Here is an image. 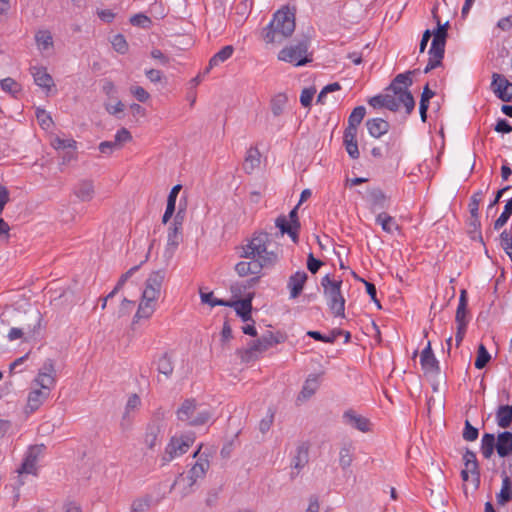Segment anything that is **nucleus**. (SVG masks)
Returning a JSON list of instances; mask_svg holds the SVG:
<instances>
[{
    "instance_id": "f257e3e1",
    "label": "nucleus",
    "mask_w": 512,
    "mask_h": 512,
    "mask_svg": "<svg viewBox=\"0 0 512 512\" xmlns=\"http://www.w3.org/2000/svg\"><path fill=\"white\" fill-rule=\"evenodd\" d=\"M279 249H271V235L264 231L255 232L247 244L242 246L240 256L259 263L262 268H271L279 260Z\"/></svg>"
},
{
    "instance_id": "f03ea898",
    "label": "nucleus",
    "mask_w": 512,
    "mask_h": 512,
    "mask_svg": "<svg viewBox=\"0 0 512 512\" xmlns=\"http://www.w3.org/2000/svg\"><path fill=\"white\" fill-rule=\"evenodd\" d=\"M295 27V12L286 6L273 14L262 31V37L266 43H281L293 34Z\"/></svg>"
},
{
    "instance_id": "7ed1b4c3",
    "label": "nucleus",
    "mask_w": 512,
    "mask_h": 512,
    "mask_svg": "<svg viewBox=\"0 0 512 512\" xmlns=\"http://www.w3.org/2000/svg\"><path fill=\"white\" fill-rule=\"evenodd\" d=\"M342 283L341 279H335L329 274L321 279V286L326 303L336 317H344L345 314L346 301L341 291Z\"/></svg>"
},
{
    "instance_id": "20e7f679",
    "label": "nucleus",
    "mask_w": 512,
    "mask_h": 512,
    "mask_svg": "<svg viewBox=\"0 0 512 512\" xmlns=\"http://www.w3.org/2000/svg\"><path fill=\"white\" fill-rule=\"evenodd\" d=\"M176 415L178 420L190 426H201L211 419L212 412L210 409L199 405L195 399L190 398L182 402Z\"/></svg>"
},
{
    "instance_id": "39448f33",
    "label": "nucleus",
    "mask_w": 512,
    "mask_h": 512,
    "mask_svg": "<svg viewBox=\"0 0 512 512\" xmlns=\"http://www.w3.org/2000/svg\"><path fill=\"white\" fill-rule=\"evenodd\" d=\"M278 343L279 340L268 331L261 338L250 341L247 348L237 349L236 354L242 362L249 363L257 360L261 354Z\"/></svg>"
},
{
    "instance_id": "423d86ee",
    "label": "nucleus",
    "mask_w": 512,
    "mask_h": 512,
    "mask_svg": "<svg viewBox=\"0 0 512 512\" xmlns=\"http://www.w3.org/2000/svg\"><path fill=\"white\" fill-rule=\"evenodd\" d=\"M447 37L448 32L438 29L433 30V40L428 51L429 59L424 73H429L431 70L442 65Z\"/></svg>"
},
{
    "instance_id": "0eeeda50",
    "label": "nucleus",
    "mask_w": 512,
    "mask_h": 512,
    "mask_svg": "<svg viewBox=\"0 0 512 512\" xmlns=\"http://www.w3.org/2000/svg\"><path fill=\"white\" fill-rule=\"evenodd\" d=\"M308 47L309 41L307 39L301 40L296 45L283 48L278 54V59L294 63L296 66H304L312 61L307 55Z\"/></svg>"
},
{
    "instance_id": "6e6552de",
    "label": "nucleus",
    "mask_w": 512,
    "mask_h": 512,
    "mask_svg": "<svg viewBox=\"0 0 512 512\" xmlns=\"http://www.w3.org/2000/svg\"><path fill=\"white\" fill-rule=\"evenodd\" d=\"M194 436L192 434L182 435L180 437H172L170 442L166 446L165 453L163 455L164 462H170L174 458L179 457L186 453L191 445L194 443Z\"/></svg>"
},
{
    "instance_id": "1a4fd4ad",
    "label": "nucleus",
    "mask_w": 512,
    "mask_h": 512,
    "mask_svg": "<svg viewBox=\"0 0 512 512\" xmlns=\"http://www.w3.org/2000/svg\"><path fill=\"white\" fill-rule=\"evenodd\" d=\"M46 447L44 444H37L29 446L27 449L23 462L16 470L18 476L23 474L37 475V462L39 457L44 453Z\"/></svg>"
},
{
    "instance_id": "9d476101",
    "label": "nucleus",
    "mask_w": 512,
    "mask_h": 512,
    "mask_svg": "<svg viewBox=\"0 0 512 512\" xmlns=\"http://www.w3.org/2000/svg\"><path fill=\"white\" fill-rule=\"evenodd\" d=\"M55 374L54 361L52 359H47L39 370L38 376L34 382L40 386L41 390H47L50 393L56 383Z\"/></svg>"
},
{
    "instance_id": "9b49d317",
    "label": "nucleus",
    "mask_w": 512,
    "mask_h": 512,
    "mask_svg": "<svg viewBox=\"0 0 512 512\" xmlns=\"http://www.w3.org/2000/svg\"><path fill=\"white\" fill-rule=\"evenodd\" d=\"M491 90L503 102H512V83L504 75L492 74Z\"/></svg>"
},
{
    "instance_id": "f8f14e48",
    "label": "nucleus",
    "mask_w": 512,
    "mask_h": 512,
    "mask_svg": "<svg viewBox=\"0 0 512 512\" xmlns=\"http://www.w3.org/2000/svg\"><path fill=\"white\" fill-rule=\"evenodd\" d=\"M209 461L200 457L196 463L192 466V468L188 471V475L186 479L189 481L188 487L189 490L183 493V496H186L191 492L192 486L196 483L199 478H203L209 469Z\"/></svg>"
},
{
    "instance_id": "ddd939ff",
    "label": "nucleus",
    "mask_w": 512,
    "mask_h": 512,
    "mask_svg": "<svg viewBox=\"0 0 512 512\" xmlns=\"http://www.w3.org/2000/svg\"><path fill=\"white\" fill-rule=\"evenodd\" d=\"M254 293H248L245 298L237 301H230V305L226 307H233L237 313V315L244 321L247 322L252 320L251 311H252V299Z\"/></svg>"
},
{
    "instance_id": "4468645a",
    "label": "nucleus",
    "mask_w": 512,
    "mask_h": 512,
    "mask_svg": "<svg viewBox=\"0 0 512 512\" xmlns=\"http://www.w3.org/2000/svg\"><path fill=\"white\" fill-rule=\"evenodd\" d=\"M307 279L308 275L304 271H297L289 277L287 288L289 289L291 299L300 296Z\"/></svg>"
},
{
    "instance_id": "2eb2a0df",
    "label": "nucleus",
    "mask_w": 512,
    "mask_h": 512,
    "mask_svg": "<svg viewBox=\"0 0 512 512\" xmlns=\"http://www.w3.org/2000/svg\"><path fill=\"white\" fill-rule=\"evenodd\" d=\"M73 193L82 202L91 201L95 194L93 181L87 179L79 181L75 185Z\"/></svg>"
},
{
    "instance_id": "dca6fc26",
    "label": "nucleus",
    "mask_w": 512,
    "mask_h": 512,
    "mask_svg": "<svg viewBox=\"0 0 512 512\" xmlns=\"http://www.w3.org/2000/svg\"><path fill=\"white\" fill-rule=\"evenodd\" d=\"M343 420L346 424L354 427L355 429L361 432L369 431L370 422L367 418L358 415L352 409H349L344 412Z\"/></svg>"
},
{
    "instance_id": "f3484780",
    "label": "nucleus",
    "mask_w": 512,
    "mask_h": 512,
    "mask_svg": "<svg viewBox=\"0 0 512 512\" xmlns=\"http://www.w3.org/2000/svg\"><path fill=\"white\" fill-rule=\"evenodd\" d=\"M497 454L501 458L512 455V432L506 430L498 433Z\"/></svg>"
},
{
    "instance_id": "a211bd4d",
    "label": "nucleus",
    "mask_w": 512,
    "mask_h": 512,
    "mask_svg": "<svg viewBox=\"0 0 512 512\" xmlns=\"http://www.w3.org/2000/svg\"><path fill=\"white\" fill-rule=\"evenodd\" d=\"M30 71L34 78L35 84L39 87L50 90L51 87L54 86L53 78L47 72L46 68L33 66L31 67Z\"/></svg>"
},
{
    "instance_id": "6ab92c4d",
    "label": "nucleus",
    "mask_w": 512,
    "mask_h": 512,
    "mask_svg": "<svg viewBox=\"0 0 512 512\" xmlns=\"http://www.w3.org/2000/svg\"><path fill=\"white\" fill-rule=\"evenodd\" d=\"M456 324L469 323L468 294L465 289L460 290L459 303L455 315Z\"/></svg>"
},
{
    "instance_id": "aec40b11",
    "label": "nucleus",
    "mask_w": 512,
    "mask_h": 512,
    "mask_svg": "<svg viewBox=\"0 0 512 512\" xmlns=\"http://www.w3.org/2000/svg\"><path fill=\"white\" fill-rule=\"evenodd\" d=\"M369 134L374 138H380L389 131L390 124L382 118H372L366 121Z\"/></svg>"
},
{
    "instance_id": "412c9836",
    "label": "nucleus",
    "mask_w": 512,
    "mask_h": 512,
    "mask_svg": "<svg viewBox=\"0 0 512 512\" xmlns=\"http://www.w3.org/2000/svg\"><path fill=\"white\" fill-rule=\"evenodd\" d=\"M502 487L499 493L496 494L497 504L504 506L509 501L512 500V480L506 474L505 471L502 472Z\"/></svg>"
},
{
    "instance_id": "4be33fe9",
    "label": "nucleus",
    "mask_w": 512,
    "mask_h": 512,
    "mask_svg": "<svg viewBox=\"0 0 512 512\" xmlns=\"http://www.w3.org/2000/svg\"><path fill=\"white\" fill-rule=\"evenodd\" d=\"M368 201L373 211L384 210L388 207V198L379 188H373L368 191Z\"/></svg>"
},
{
    "instance_id": "5701e85b",
    "label": "nucleus",
    "mask_w": 512,
    "mask_h": 512,
    "mask_svg": "<svg viewBox=\"0 0 512 512\" xmlns=\"http://www.w3.org/2000/svg\"><path fill=\"white\" fill-rule=\"evenodd\" d=\"M355 447L351 442L342 445L339 451V465L343 471H346L354 460Z\"/></svg>"
},
{
    "instance_id": "b1692460",
    "label": "nucleus",
    "mask_w": 512,
    "mask_h": 512,
    "mask_svg": "<svg viewBox=\"0 0 512 512\" xmlns=\"http://www.w3.org/2000/svg\"><path fill=\"white\" fill-rule=\"evenodd\" d=\"M49 392L47 390L34 389L32 390L27 399V409L30 412L36 411L49 397Z\"/></svg>"
},
{
    "instance_id": "393cba45",
    "label": "nucleus",
    "mask_w": 512,
    "mask_h": 512,
    "mask_svg": "<svg viewBox=\"0 0 512 512\" xmlns=\"http://www.w3.org/2000/svg\"><path fill=\"white\" fill-rule=\"evenodd\" d=\"M181 188H182V186L180 184H177L171 189V191L168 195V198H167L166 210L162 216L163 224H166L173 216V214L175 212V208H176V199H177V196H178Z\"/></svg>"
},
{
    "instance_id": "a878e982",
    "label": "nucleus",
    "mask_w": 512,
    "mask_h": 512,
    "mask_svg": "<svg viewBox=\"0 0 512 512\" xmlns=\"http://www.w3.org/2000/svg\"><path fill=\"white\" fill-rule=\"evenodd\" d=\"M480 450L485 459H490L494 451H497V437L492 433L483 434Z\"/></svg>"
},
{
    "instance_id": "bb28decb",
    "label": "nucleus",
    "mask_w": 512,
    "mask_h": 512,
    "mask_svg": "<svg viewBox=\"0 0 512 512\" xmlns=\"http://www.w3.org/2000/svg\"><path fill=\"white\" fill-rule=\"evenodd\" d=\"M497 425L507 429L512 424V405H500L496 411Z\"/></svg>"
},
{
    "instance_id": "cd10ccee",
    "label": "nucleus",
    "mask_w": 512,
    "mask_h": 512,
    "mask_svg": "<svg viewBox=\"0 0 512 512\" xmlns=\"http://www.w3.org/2000/svg\"><path fill=\"white\" fill-rule=\"evenodd\" d=\"M260 157L261 155L257 147H250L247 150L243 163V169L246 173H252L260 165Z\"/></svg>"
},
{
    "instance_id": "c85d7f7f",
    "label": "nucleus",
    "mask_w": 512,
    "mask_h": 512,
    "mask_svg": "<svg viewBox=\"0 0 512 512\" xmlns=\"http://www.w3.org/2000/svg\"><path fill=\"white\" fill-rule=\"evenodd\" d=\"M160 433L161 425L158 421H153L147 425L144 442L149 449H154Z\"/></svg>"
},
{
    "instance_id": "c756f323",
    "label": "nucleus",
    "mask_w": 512,
    "mask_h": 512,
    "mask_svg": "<svg viewBox=\"0 0 512 512\" xmlns=\"http://www.w3.org/2000/svg\"><path fill=\"white\" fill-rule=\"evenodd\" d=\"M309 461V446L306 443H301L296 448V454L292 459V466L301 470Z\"/></svg>"
},
{
    "instance_id": "7c9ffc66",
    "label": "nucleus",
    "mask_w": 512,
    "mask_h": 512,
    "mask_svg": "<svg viewBox=\"0 0 512 512\" xmlns=\"http://www.w3.org/2000/svg\"><path fill=\"white\" fill-rule=\"evenodd\" d=\"M275 225L279 228L281 235L288 234L294 243L298 241V232L299 230L295 228L286 218V216L281 215L277 217L275 221Z\"/></svg>"
},
{
    "instance_id": "2f4dec72",
    "label": "nucleus",
    "mask_w": 512,
    "mask_h": 512,
    "mask_svg": "<svg viewBox=\"0 0 512 512\" xmlns=\"http://www.w3.org/2000/svg\"><path fill=\"white\" fill-rule=\"evenodd\" d=\"M463 461L467 470H469L472 475H475V480L478 485L480 482V472L476 454L470 449L466 448V451L463 454Z\"/></svg>"
},
{
    "instance_id": "473e14b6",
    "label": "nucleus",
    "mask_w": 512,
    "mask_h": 512,
    "mask_svg": "<svg viewBox=\"0 0 512 512\" xmlns=\"http://www.w3.org/2000/svg\"><path fill=\"white\" fill-rule=\"evenodd\" d=\"M393 94L398 97L397 101L399 104L402 103L404 105L406 114L410 115L415 107V100L412 93L406 88H399L393 92Z\"/></svg>"
},
{
    "instance_id": "72a5a7b5",
    "label": "nucleus",
    "mask_w": 512,
    "mask_h": 512,
    "mask_svg": "<svg viewBox=\"0 0 512 512\" xmlns=\"http://www.w3.org/2000/svg\"><path fill=\"white\" fill-rule=\"evenodd\" d=\"M182 241V228L171 225L167 236L166 252H170V256L174 253L176 248Z\"/></svg>"
},
{
    "instance_id": "f704fd0d",
    "label": "nucleus",
    "mask_w": 512,
    "mask_h": 512,
    "mask_svg": "<svg viewBox=\"0 0 512 512\" xmlns=\"http://www.w3.org/2000/svg\"><path fill=\"white\" fill-rule=\"evenodd\" d=\"M234 52V48L231 45L224 46L218 51L209 61L208 67L205 69L204 74L209 73L210 69L218 66L220 63L228 60Z\"/></svg>"
},
{
    "instance_id": "c9c22d12",
    "label": "nucleus",
    "mask_w": 512,
    "mask_h": 512,
    "mask_svg": "<svg viewBox=\"0 0 512 512\" xmlns=\"http://www.w3.org/2000/svg\"><path fill=\"white\" fill-rule=\"evenodd\" d=\"M416 71H407L405 73H400L398 74L394 79L393 81L391 82V84L389 85V87L387 88V90H390L392 92H395L397 89L399 88H406L408 89L409 86L412 85L413 83V80L411 78V75L413 73H415Z\"/></svg>"
},
{
    "instance_id": "e433bc0d",
    "label": "nucleus",
    "mask_w": 512,
    "mask_h": 512,
    "mask_svg": "<svg viewBox=\"0 0 512 512\" xmlns=\"http://www.w3.org/2000/svg\"><path fill=\"white\" fill-rule=\"evenodd\" d=\"M262 269L263 268L261 265L254 260L250 262L241 261L235 266V271L241 277L247 276L249 274H258Z\"/></svg>"
},
{
    "instance_id": "4c0bfd02",
    "label": "nucleus",
    "mask_w": 512,
    "mask_h": 512,
    "mask_svg": "<svg viewBox=\"0 0 512 512\" xmlns=\"http://www.w3.org/2000/svg\"><path fill=\"white\" fill-rule=\"evenodd\" d=\"M376 223L382 227L383 231L389 234L400 229L395 219L385 212H381L376 216Z\"/></svg>"
},
{
    "instance_id": "58836bf2",
    "label": "nucleus",
    "mask_w": 512,
    "mask_h": 512,
    "mask_svg": "<svg viewBox=\"0 0 512 512\" xmlns=\"http://www.w3.org/2000/svg\"><path fill=\"white\" fill-rule=\"evenodd\" d=\"M165 276H166L165 269L153 271L147 278L145 286H147L150 289H153L154 291H156L157 293L160 294L161 287H162L163 281L165 279Z\"/></svg>"
},
{
    "instance_id": "ea45409f",
    "label": "nucleus",
    "mask_w": 512,
    "mask_h": 512,
    "mask_svg": "<svg viewBox=\"0 0 512 512\" xmlns=\"http://www.w3.org/2000/svg\"><path fill=\"white\" fill-rule=\"evenodd\" d=\"M317 388L318 382L316 377L308 378L297 397V402H304L308 400L316 392Z\"/></svg>"
},
{
    "instance_id": "a19ab883",
    "label": "nucleus",
    "mask_w": 512,
    "mask_h": 512,
    "mask_svg": "<svg viewBox=\"0 0 512 512\" xmlns=\"http://www.w3.org/2000/svg\"><path fill=\"white\" fill-rule=\"evenodd\" d=\"M468 227V234L470 238L474 241H479L481 244L485 245L483 236L480 231L481 223L479 220V216H470Z\"/></svg>"
},
{
    "instance_id": "79ce46f5",
    "label": "nucleus",
    "mask_w": 512,
    "mask_h": 512,
    "mask_svg": "<svg viewBox=\"0 0 512 512\" xmlns=\"http://www.w3.org/2000/svg\"><path fill=\"white\" fill-rule=\"evenodd\" d=\"M173 370L174 366L171 356L168 353H164L157 361V371L168 378L172 375Z\"/></svg>"
},
{
    "instance_id": "37998d69",
    "label": "nucleus",
    "mask_w": 512,
    "mask_h": 512,
    "mask_svg": "<svg viewBox=\"0 0 512 512\" xmlns=\"http://www.w3.org/2000/svg\"><path fill=\"white\" fill-rule=\"evenodd\" d=\"M40 322H41V315L38 313L36 316V325L34 327H36V326L39 327ZM35 333H36L35 328H33V329L29 328L27 331H25L22 328L13 327L9 331L8 338L10 341H14V340L22 338L25 334L32 337L35 335Z\"/></svg>"
},
{
    "instance_id": "c03bdc74",
    "label": "nucleus",
    "mask_w": 512,
    "mask_h": 512,
    "mask_svg": "<svg viewBox=\"0 0 512 512\" xmlns=\"http://www.w3.org/2000/svg\"><path fill=\"white\" fill-rule=\"evenodd\" d=\"M35 40L40 50H47L53 46V38L49 31L37 32Z\"/></svg>"
},
{
    "instance_id": "a18cd8bd",
    "label": "nucleus",
    "mask_w": 512,
    "mask_h": 512,
    "mask_svg": "<svg viewBox=\"0 0 512 512\" xmlns=\"http://www.w3.org/2000/svg\"><path fill=\"white\" fill-rule=\"evenodd\" d=\"M512 215V198L509 199L505 206H504V210L503 212L501 213V215L495 220L494 222V229L495 230H499L501 229L506 223L507 221L509 220V218L511 217Z\"/></svg>"
},
{
    "instance_id": "49530a36",
    "label": "nucleus",
    "mask_w": 512,
    "mask_h": 512,
    "mask_svg": "<svg viewBox=\"0 0 512 512\" xmlns=\"http://www.w3.org/2000/svg\"><path fill=\"white\" fill-rule=\"evenodd\" d=\"M491 360V355L487 351L484 344H480L477 350V357L475 360V367L477 369H483Z\"/></svg>"
},
{
    "instance_id": "de8ad7c7",
    "label": "nucleus",
    "mask_w": 512,
    "mask_h": 512,
    "mask_svg": "<svg viewBox=\"0 0 512 512\" xmlns=\"http://www.w3.org/2000/svg\"><path fill=\"white\" fill-rule=\"evenodd\" d=\"M287 97L285 94H278L271 100V111L274 116H279L283 113L284 107L287 103Z\"/></svg>"
},
{
    "instance_id": "09e8293b",
    "label": "nucleus",
    "mask_w": 512,
    "mask_h": 512,
    "mask_svg": "<svg viewBox=\"0 0 512 512\" xmlns=\"http://www.w3.org/2000/svg\"><path fill=\"white\" fill-rule=\"evenodd\" d=\"M154 310H155V304L141 301L139 304L138 310L134 316L133 323H135L138 319H141V318H145V319L149 318L153 314Z\"/></svg>"
},
{
    "instance_id": "8fccbe9b",
    "label": "nucleus",
    "mask_w": 512,
    "mask_h": 512,
    "mask_svg": "<svg viewBox=\"0 0 512 512\" xmlns=\"http://www.w3.org/2000/svg\"><path fill=\"white\" fill-rule=\"evenodd\" d=\"M200 298H201L202 303L209 304L211 307L230 305L229 300L218 299V298L214 297L213 292L204 293V292L200 291Z\"/></svg>"
},
{
    "instance_id": "3c124183",
    "label": "nucleus",
    "mask_w": 512,
    "mask_h": 512,
    "mask_svg": "<svg viewBox=\"0 0 512 512\" xmlns=\"http://www.w3.org/2000/svg\"><path fill=\"white\" fill-rule=\"evenodd\" d=\"M366 115V108L364 106H357L351 112L348 118V124L351 126H359Z\"/></svg>"
},
{
    "instance_id": "603ef678",
    "label": "nucleus",
    "mask_w": 512,
    "mask_h": 512,
    "mask_svg": "<svg viewBox=\"0 0 512 512\" xmlns=\"http://www.w3.org/2000/svg\"><path fill=\"white\" fill-rule=\"evenodd\" d=\"M422 369L425 371V373L431 374V375H438L440 372V366L439 361L436 358L433 359H426V361L420 360Z\"/></svg>"
},
{
    "instance_id": "864d4df0",
    "label": "nucleus",
    "mask_w": 512,
    "mask_h": 512,
    "mask_svg": "<svg viewBox=\"0 0 512 512\" xmlns=\"http://www.w3.org/2000/svg\"><path fill=\"white\" fill-rule=\"evenodd\" d=\"M483 194V191L479 190L471 196L469 203L470 216H479V204L482 200Z\"/></svg>"
},
{
    "instance_id": "5fc2aeb1",
    "label": "nucleus",
    "mask_w": 512,
    "mask_h": 512,
    "mask_svg": "<svg viewBox=\"0 0 512 512\" xmlns=\"http://www.w3.org/2000/svg\"><path fill=\"white\" fill-rule=\"evenodd\" d=\"M111 44L118 53L125 54L128 51L127 41L122 34L114 35Z\"/></svg>"
},
{
    "instance_id": "6e6d98bb",
    "label": "nucleus",
    "mask_w": 512,
    "mask_h": 512,
    "mask_svg": "<svg viewBox=\"0 0 512 512\" xmlns=\"http://www.w3.org/2000/svg\"><path fill=\"white\" fill-rule=\"evenodd\" d=\"M151 498L146 496L133 501L131 505L132 512H147L150 507Z\"/></svg>"
},
{
    "instance_id": "4d7b16f0",
    "label": "nucleus",
    "mask_w": 512,
    "mask_h": 512,
    "mask_svg": "<svg viewBox=\"0 0 512 512\" xmlns=\"http://www.w3.org/2000/svg\"><path fill=\"white\" fill-rule=\"evenodd\" d=\"M462 436L464 440L472 442L478 438L479 431L468 420H466Z\"/></svg>"
},
{
    "instance_id": "13d9d810",
    "label": "nucleus",
    "mask_w": 512,
    "mask_h": 512,
    "mask_svg": "<svg viewBox=\"0 0 512 512\" xmlns=\"http://www.w3.org/2000/svg\"><path fill=\"white\" fill-rule=\"evenodd\" d=\"M1 88L6 91V92H9L13 95L17 94L20 92V85L12 78L8 77V78H5L3 79L1 82Z\"/></svg>"
},
{
    "instance_id": "bf43d9fd",
    "label": "nucleus",
    "mask_w": 512,
    "mask_h": 512,
    "mask_svg": "<svg viewBox=\"0 0 512 512\" xmlns=\"http://www.w3.org/2000/svg\"><path fill=\"white\" fill-rule=\"evenodd\" d=\"M105 110L113 116H116L118 118H121L120 114L124 111V104L121 101H116L115 104H112L110 102H107L104 104Z\"/></svg>"
},
{
    "instance_id": "052dcab7",
    "label": "nucleus",
    "mask_w": 512,
    "mask_h": 512,
    "mask_svg": "<svg viewBox=\"0 0 512 512\" xmlns=\"http://www.w3.org/2000/svg\"><path fill=\"white\" fill-rule=\"evenodd\" d=\"M36 117L42 128L47 129L52 124L51 116L43 109L36 110Z\"/></svg>"
},
{
    "instance_id": "680f3d73",
    "label": "nucleus",
    "mask_w": 512,
    "mask_h": 512,
    "mask_svg": "<svg viewBox=\"0 0 512 512\" xmlns=\"http://www.w3.org/2000/svg\"><path fill=\"white\" fill-rule=\"evenodd\" d=\"M316 90L314 88H305L300 95V102L303 107H310Z\"/></svg>"
},
{
    "instance_id": "e2e57ef3",
    "label": "nucleus",
    "mask_w": 512,
    "mask_h": 512,
    "mask_svg": "<svg viewBox=\"0 0 512 512\" xmlns=\"http://www.w3.org/2000/svg\"><path fill=\"white\" fill-rule=\"evenodd\" d=\"M324 265V263L316 259L313 255V253H309L307 257V269L312 273L316 274L319 269Z\"/></svg>"
},
{
    "instance_id": "0e129e2a",
    "label": "nucleus",
    "mask_w": 512,
    "mask_h": 512,
    "mask_svg": "<svg viewBox=\"0 0 512 512\" xmlns=\"http://www.w3.org/2000/svg\"><path fill=\"white\" fill-rule=\"evenodd\" d=\"M131 94L139 101V102H146L150 95L149 93L141 86H132L130 88Z\"/></svg>"
},
{
    "instance_id": "69168bd1",
    "label": "nucleus",
    "mask_w": 512,
    "mask_h": 512,
    "mask_svg": "<svg viewBox=\"0 0 512 512\" xmlns=\"http://www.w3.org/2000/svg\"><path fill=\"white\" fill-rule=\"evenodd\" d=\"M130 23L133 26H140V27H148V25L151 23V20L146 15L139 13L135 14L130 18Z\"/></svg>"
},
{
    "instance_id": "338daca9",
    "label": "nucleus",
    "mask_w": 512,
    "mask_h": 512,
    "mask_svg": "<svg viewBox=\"0 0 512 512\" xmlns=\"http://www.w3.org/2000/svg\"><path fill=\"white\" fill-rule=\"evenodd\" d=\"M132 139L131 133L126 128H121L115 134L114 142H117V146L121 148L122 144Z\"/></svg>"
},
{
    "instance_id": "774afa93",
    "label": "nucleus",
    "mask_w": 512,
    "mask_h": 512,
    "mask_svg": "<svg viewBox=\"0 0 512 512\" xmlns=\"http://www.w3.org/2000/svg\"><path fill=\"white\" fill-rule=\"evenodd\" d=\"M500 246L504 251L512 249V234L511 232L504 230L500 234Z\"/></svg>"
}]
</instances>
